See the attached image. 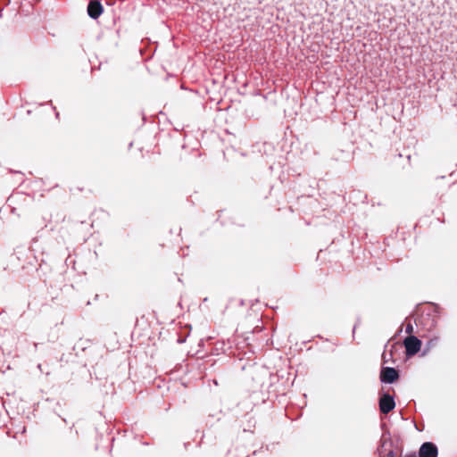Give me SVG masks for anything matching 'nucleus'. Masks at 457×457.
<instances>
[{
  "mask_svg": "<svg viewBox=\"0 0 457 457\" xmlns=\"http://www.w3.org/2000/svg\"><path fill=\"white\" fill-rule=\"evenodd\" d=\"M403 345L406 355L413 356L420 350L421 341L417 337L411 335L404 339Z\"/></svg>",
  "mask_w": 457,
  "mask_h": 457,
  "instance_id": "nucleus-1",
  "label": "nucleus"
},
{
  "mask_svg": "<svg viewBox=\"0 0 457 457\" xmlns=\"http://www.w3.org/2000/svg\"><path fill=\"white\" fill-rule=\"evenodd\" d=\"M399 378L398 371L392 367H384L380 371V381L382 383L392 384Z\"/></svg>",
  "mask_w": 457,
  "mask_h": 457,
  "instance_id": "nucleus-2",
  "label": "nucleus"
},
{
  "mask_svg": "<svg viewBox=\"0 0 457 457\" xmlns=\"http://www.w3.org/2000/svg\"><path fill=\"white\" fill-rule=\"evenodd\" d=\"M379 410L382 413L387 414L395 407V402L392 395L384 394L379 399Z\"/></svg>",
  "mask_w": 457,
  "mask_h": 457,
  "instance_id": "nucleus-3",
  "label": "nucleus"
},
{
  "mask_svg": "<svg viewBox=\"0 0 457 457\" xmlns=\"http://www.w3.org/2000/svg\"><path fill=\"white\" fill-rule=\"evenodd\" d=\"M437 446L432 442H426L421 445L419 450V457H437Z\"/></svg>",
  "mask_w": 457,
  "mask_h": 457,
  "instance_id": "nucleus-4",
  "label": "nucleus"
},
{
  "mask_svg": "<svg viewBox=\"0 0 457 457\" xmlns=\"http://www.w3.org/2000/svg\"><path fill=\"white\" fill-rule=\"evenodd\" d=\"M103 5L98 1H90L87 5V14L90 18L96 20L103 12Z\"/></svg>",
  "mask_w": 457,
  "mask_h": 457,
  "instance_id": "nucleus-5",
  "label": "nucleus"
},
{
  "mask_svg": "<svg viewBox=\"0 0 457 457\" xmlns=\"http://www.w3.org/2000/svg\"><path fill=\"white\" fill-rule=\"evenodd\" d=\"M387 445H391V442L390 441H386V440H381L380 442V445L378 447V454L379 455V457H385L387 451L386 450V446Z\"/></svg>",
  "mask_w": 457,
  "mask_h": 457,
  "instance_id": "nucleus-6",
  "label": "nucleus"
},
{
  "mask_svg": "<svg viewBox=\"0 0 457 457\" xmlns=\"http://www.w3.org/2000/svg\"><path fill=\"white\" fill-rule=\"evenodd\" d=\"M438 342H439L438 337H434L430 338L426 344L424 353L426 352L429 351L432 347H435L438 344Z\"/></svg>",
  "mask_w": 457,
  "mask_h": 457,
  "instance_id": "nucleus-7",
  "label": "nucleus"
},
{
  "mask_svg": "<svg viewBox=\"0 0 457 457\" xmlns=\"http://www.w3.org/2000/svg\"><path fill=\"white\" fill-rule=\"evenodd\" d=\"M405 332H406L407 334H410V335L413 332V326H412V324L408 323V324L406 325Z\"/></svg>",
  "mask_w": 457,
  "mask_h": 457,
  "instance_id": "nucleus-8",
  "label": "nucleus"
},
{
  "mask_svg": "<svg viewBox=\"0 0 457 457\" xmlns=\"http://www.w3.org/2000/svg\"><path fill=\"white\" fill-rule=\"evenodd\" d=\"M385 457H395V453L394 450L389 449Z\"/></svg>",
  "mask_w": 457,
  "mask_h": 457,
  "instance_id": "nucleus-9",
  "label": "nucleus"
},
{
  "mask_svg": "<svg viewBox=\"0 0 457 457\" xmlns=\"http://www.w3.org/2000/svg\"><path fill=\"white\" fill-rule=\"evenodd\" d=\"M404 457H417L415 453L406 454Z\"/></svg>",
  "mask_w": 457,
  "mask_h": 457,
  "instance_id": "nucleus-10",
  "label": "nucleus"
}]
</instances>
